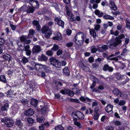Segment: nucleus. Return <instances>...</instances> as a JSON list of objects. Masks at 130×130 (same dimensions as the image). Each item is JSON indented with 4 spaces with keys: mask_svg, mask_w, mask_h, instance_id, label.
<instances>
[{
    "mask_svg": "<svg viewBox=\"0 0 130 130\" xmlns=\"http://www.w3.org/2000/svg\"><path fill=\"white\" fill-rule=\"evenodd\" d=\"M34 7H28V8L27 10V12L28 13H32L34 11V9L33 8Z\"/></svg>",
    "mask_w": 130,
    "mask_h": 130,
    "instance_id": "32",
    "label": "nucleus"
},
{
    "mask_svg": "<svg viewBox=\"0 0 130 130\" xmlns=\"http://www.w3.org/2000/svg\"><path fill=\"white\" fill-rule=\"evenodd\" d=\"M21 102L24 105H25L27 104L28 103L27 100L24 98L22 99L21 100H20Z\"/></svg>",
    "mask_w": 130,
    "mask_h": 130,
    "instance_id": "39",
    "label": "nucleus"
},
{
    "mask_svg": "<svg viewBox=\"0 0 130 130\" xmlns=\"http://www.w3.org/2000/svg\"><path fill=\"white\" fill-rule=\"evenodd\" d=\"M94 29L95 30L98 31L100 29V25L97 24V25H94Z\"/></svg>",
    "mask_w": 130,
    "mask_h": 130,
    "instance_id": "49",
    "label": "nucleus"
},
{
    "mask_svg": "<svg viewBox=\"0 0 130 130\" xmlns=\"http://www.w3.org/2000/svg\"><path fill=\"white\" fill-rule=\"evenodd\" d=\"M62 37L61 34L59 32H57L56 34V36L53 38L54 40H61Z\"/></svg>",
    "mask_w": 130,
    "mask_h": 130,
    "instance_id": "19",
    "label": "nucleus"
},
{
    "mask_svg": "<svg viewBox=\"0 0 130 130\" xmlns=\"http://www.w3.org/2000/svg\"><path fill=\"white\" fill-rule=\"evenodd\" d=\"M119 95L120 97H121L123 98H124L125 97H126L127 96L126 94L122 93L121 92Z\"/></svg>",
    "mask_w": 130,
    "mask_h": 130,
    "instance_id": "56",
    "label": "nucleus"
},
{
    "mask_svg": "<svg viewBox=\"0 0 130 130\" xmlns=\"http://www.w3.org/2000/svg\"><path fill=\"white\" fill-rule=\"evenodd\" d=\"M35 112L34 110L31 108H29L25 111L24 113L25 116H30L33 115Z\"/></svg>",
    "mask_w": 130,
    "mask_h": 130,
    "instance_id": "6",
    "label": "nucleus"
},
{
    "mask_svg": "<svg viewBox=\"0 0 130 130\" xmlns=\"http://www.w3.org/2000/svg\"><path fill=\"white\" fill-rule=\"evenodd\" d=\"M3 57L5 60L10 61V59L11 56L9 54H6L3 55Z\"/></svg>",
    "mask_w": 130,
    "mask_h": 130,
    "instance_id": "23",
    "label": "nucleus"
},
{
    "mask_svg": "<svg viewBox=\"0 0 130 130\" xmlns=\"http://www.w3.org/2000/svg\"><path fill=\"white\" fill-rule=\"evenodd\" d=\"M90 33L91 35L94 38L96 37V33L95 30L93 29H91L90 30H89Z\"/></svg>",
    "mask_w": 130,
    "mask_h": 130,
    "instance_id": "30",
    "label": "nucleus"
},
{
    "mask_svg": "<svg viewBox=\"0 0 130 130\" xmlns=\"http://www.w3.org/2000/svg\"><path fill=\"white\" fill-rule=\"evenodd\" d=\"M30 48V46L28 45H27L23 48V49L22 50V51L24 49H25V51H28L30 50L29 48Z\"/></svg>",
    "mask_w": 130,
    "mask_h": 130,
    "instance_id": "55",
    "label": "nucleus"
},
{
    "mask_svg": "<svg viewBox=\"0 0 130 130\" xmlns=\"http://www.w3.org/2000/svg\"><path fill=\"white\" fill-rule=\"evenodd\" d=\"M55 130H64V129L62 126L59 125L55 127Z\"/></svg>",
    "mask_w": 130,
    "mask_h": 130,
    "instance_id": "48",
    "label": "nucleus"
},
{
    "mask_svg": "<svg viewBox=\"0 0 130 130\" xmlns=\"http://www.w3.org/2000/svg\"><path fill=\"white\" fill-rule=\"evenodd\" d=\"M126 24L127 28L128 29H130V20H127Z\"/></svg>",
    "mask_w": 130,
    "mask_h": 130,
    "instance_id": "45",
    "label": "nucleus"
},
{
    "mask_svg": "<svg viewBox=\"0 0 130 130\" xmlns=\"http://www.w3.org/2000/svg\"><path fill=\"white\" fill-rule=\"evenodd\" d=\"M59 48L58 46L55 44L54 45L53 47L51 49V50L54 51H56Z\"/></svg>",
    "mask_w": 130,
    "mask_h": 130,
    "instance_id": "42",
    "label": "nucleus"
},
{
    "mask_svg": "<svg viewBox=\"0 0 130 130\" xmlns=\"http://www.w3.org/2000/svg\"><path fill=\"white\" fill-rule=\"evenodd\" d=\"M119 44V43L117 41H115V39H112L109 45V47L111 48H113Z\"/></svg>",
    "mask_w": 130,
    "mask_h": 130,
    "instance_id": "10",
    "label": "nucleus"
},
{
    "mask_svg": "<svg viewBox=\"0 0 130 130\" xmlns=\"http://www.w3.org/2000/svg\"><path fill=\"white\" fill-rule=\"evenodd\" d=\"M122 26L121 24L118 25L117 27V29L118 30H120L122 28Z\"/></svg>",
    "mask_w": 130,
    "mask_h": 130,
    "instance_id": "64",
    "label": "nucleus"
},
{
    "mask_svg": "<svg viewBox=\"0 0 130 130\" xmlns=\"http://www.w3.org/2000/svg\"><path fill=\"white\" fill-rule=\"evenodd\" d=\"M74 123L75 125L77 126L79 128H81L82 125L79 122L76 121H74Z\"/></svg>",
    "mask_w": 130,
    "mask_h": 130,
    "instance_id": "44",
    "label": "nucleus"
},
{
    "mask_svg": "<svg viewBox=\"0 0 130 130\" xmlns=\"http://www.w3.org/2000/svg\"><path fill=\"white\" fill-rule=\"evenodd\" d=\"M106 130H113V128L111 126H108L107 127Z\"/></svg>",
    "mask_w": 130,
    "mask_h": 130,
    "instance_id": "60",
    "label": "nucleus"
},
{
    "mask_svg": "<svg viewBox=\"0 0 130 130\" xmlns=\"http://www.w3.org/2000/svg\"><path fill=\"white\" fill-rule=\"evenodd\" d=\"M67 94L69 96H72L74 95V93L73 91L68 89Z\"/></svg>",
    "mask_w": 130,
    "mask_h": 130,
    "instance_id": "36",
    "label": "nucleus"
},
{
    "mask_svg": "<svg viewBox=\"0 0 130 130\" xmlns=\"http://www.w3.org/2000/svg\"><path fill=\"white\" fill-rule=\"evenodd\" d=\"M124 35L123 34H121L118 36V37H116L115 39V40L116 41H117L120 44L122 42L121 39L124 38Z\"/></svg>",
    "mask_w": 130,
    "mask_h": 130,
    "instance_id": "17",
    "label": "nucleus"
},
{
    "mask_svg": "<svg viewBox=\"0 0 130 130\" xmlns=\"http://www.w3.org/2000/svg\"><path fill=\"white\" fill-rule=\"evenodd\" d=\"M48 109L47 106H45L41 109V111L42 113H44L45 112H47V111Z\"/></svg>",
    "mask_w": 130,
    "mask_h": 130,
    "instance_id": "34",
    "label": "nucleus"
},
{
    "mask_svg": "<svg viewBox=\"0 0 130 130\" xmlns=\"http://www.w3.org/2000/svg\"><path fill=\"white\" fill-rule=\"evenodd\" d=\"M46 54L49 56H51L52 55L53 53L51 50H48L46 52Z\"/></svg>",
    "mask_w": 130,
    "mask_h": 130,
    "instance_id": "53",
    "label": "nucleus"
},
{
    "mask_svg": "<svg viewBox=\"0 0 130 130\" xmlns=\"http://www.w3.org/2000/svg\"><path fill=\"white\" fill-rule=\"evenodd\" d=\"M28 38L26 36H22L20 38L21 41L23 42L24 43L29 44L30 42V40H27Z\"/></svg>",
    "mask_w": 130,
    "mask_h": 130,
    "instance_id": "9",
    "label": "nucleus"
},
{
    "mask_svg": "<svg viewBox=\"0 0 130 130\" xmlns=\"http://www.w3.org/2000/svg\"><path fill=\"white\" fill-rule=\"evenodd\" d=\"M27 121L29 125H32L34 122V120L32 118L30 117L27 118Z\"/></svg>",
    "mask_w": 130,
    "mask_h": 130,
    "instance_id": "27",
    "label": "nucleus"
},
{
    "mask_svg": "<svg viewBox=\"0 0 130 130\" xmlns=\"http://www.w3.org/2000/svg\"><path fill=\"white\" fill-rule=\"evenodd\" d=\"M41 51V49L40 47L37 45L34 46L32 50L33 52L34 53H38Z\"/></svg>",
    "mask_w": 130,
    "mask_h": 130,
    "instance_id": "13",
    "label": "nucleus"
},
{
    "mask_svg": "<svg viewBox=\"0 0 130 130\" xmlns=\"http://www.w3.org/2000/svg\"><path fill=\"white\" fill-rule=\"evenodd\" d=\"M36 70H39L40 69L42 70L43 69L44 70L46 71L47 69H49V68L47 66L42 64H37L35 65Z\"/></svg>",
    "mask_w": 130,
    "mask_h": 130,
    "instance_id": "5",
    "label": "nucleus"
},
{
    "mask_svg": "<svg viewBox=\"0 0 130 130\" xmlns=\"http://www.w3.org/2000/svg\"><path fill=\"white\" fill-rule=\"evenodd\" d=\"M5 124L8 127H11L13 124V121L11 119L6 117L5 118Z\"/></svg>",
    "mask_w": 130,
    "mask_h": 130,
    "instance_id": "7",
    "label": "nucleus"
},
{
    "mask_svg": "<svg viewBox=\"0 0 130 130\" xmlns=\"http://www.w3.org/2000/svg\"><path fill=\"white\" fill-rule=\"evenodd\" d=\"M12 94V92L11 90H9L7 93V95L8 96H11V95Z\"/></svg>",
    "mask_w": 130,
    "mask_h": 130,
    "instance_id": "61",
    "label": "nucleus"
},
{
    "mask_svg": "<svg viewBox=\"0 0 130 130\" xmlns=\"http://www.w3.org/2000/svg\"><path fill=\"white\" fill-rule=\"evenodd\" d=\"M47 59V57L43 54L39 56L38 57V60L41 61H45Z\"/></svg>",
    "mask_w": 130,
    "mask_h": 130,
    "instance_id": "14",
    "label": "nucleus"
},
{
    "mask_svg": "<svg viewBox=\"0 0 130 130\" xmlns=\"http://www.w3.org/2000/svg\"><path fill=\"white\" fill-rule=\"evenodd\" d=\"M94 13L96 15H98L100 18L102 17L103 15V12H101L98 9H96Z\"/></svg>",
    "mask_w": 130,
    "mask_h": 130,
    "instance_id": "22",
    "label": "nucleus"
},
{
    "mask_svg": "<svg viewBox=\"0 0 130 130\" xmlns=\"http://www.w3.org/2000/svg\"><path fill=\"white\" fill-rule=\"evenodd\" d=\"M71 20L72 21H75L76 20V18L73 14H72L71 16Z\"/></svg>",
    "mask_w": 130,
    "mask_h": 130,
    "instance_id": "58",
    "label": "nucleus"
},
{
    "mask_svg": "<svg viewBox=\"0 0 130 130\" xmlns=\"http://www.w3.org/2000/svg\"><path fill=\"white\" fill-rule=\"evenodd\" d=\"M93 112V110H91L90 108H89L88 109H87L86 111V114H88L90 113L91 114Z\"/></svg>",
    "mask_w": 130,
    "mask_h": 130,
    "instance_id": "47",
    "label": "nucleus"
},
{
    "mask_svg": "<svg viewBox=\"0 0 130 130\" xmlns=\"http://www.w3.org/2000/svg\"><path fill=\"white\" fill-rule=\"evenodd\" d=\"M45 119L43 117L38 118L37 120V121L40 123H41L44 122Z\"/></svg>",
    "mask_w": 130,
    "mask_h": 130,
    "instance_id": "35",
    "label": "nucleus"
},
{
    "mask_svg": "<svg viewBox=\"0 0 130 130\" xmlns=\"http://www.w3.org/2000/svg\"><path fill=\"white\" fill-rule=\"evenodd\" d=\"M63 73L66 75H69V71L68 67H65L63 69Z\"/></svg>",
    "mask_w": 130,
    "mask_h": 130,
    "instance_id": "33",
    "label": "nucleus"
},
{
    "mask_svg": "<svg viewBox=\"0 0 130 130\" xmlns=\"http://www.w3.org/2000/svg\"><path fill=\"white\" fill-rule=\"evenodd\" d=\"M29 3L33 7L37 8L39 7V4L38 2L36 0H31L29 1Z\"/></svg>",
    "mask_w": 130,
    "mask_h": 130,
    "instance_id": "8",
    "label": "nucleus"
},
{
    "mask_svg": "<svg viewBox=\"0 0 130 130\" xmlns=\"http://www.w3.org/2000/svg\"><path fill=\"white\" fill-rule=\"evenodd\" d=\"M98 105V102L96 101H95L93 102L92 104V107L94 106H97Z\"/></svg>",
    "mask_w": 130,
    "mask_h": 130,
    "instance_id": "62",
    "label": "nucleus"
},
{
    "mask_svg": "<svg viewBox=\"0 0 130 130\" xmlns=\"http://www.w3.org/2000/svg\"><path fill=\"white\" fill-rule=\"evenodd\" d=\"M126 67V66L123 63H122L121 64V66L119 67V68L120 69L123 70L125 69Z\"/></svg>",
    "mask_w": 130,
    "mask_h": 130,
    "instance_id": "59",
    "label": "nucleus"
},
{
    "mask_svg": "<svg viewBox=\"0 0 130 130\" xmlns=\"http://www.w3.org/2000/svg\"><path fill=\"white\" fill-rule=\"evenodd\" d=\"M80 99L81 101L83 102L85 101L86 102H90L91 101V100L90 99L87 98H85L83 96H81L80 98Z\"/></svg>",
    "mask_w": 130,
    "mask_h": 130,
    "instance_id": "26",
    "label": "nucleus"
},
{
    "mask_svg": "<svg viewBox=\"0 0 130 130\" xmlns=\"http://www.w3.org/2000/svg\"><path fill=\"white\" fill-rule=\"evenodd\" d=\"M110 34L112 35H113L115 36H117L119 34V32L118 30H116L113 31L112 29L110 30Z\"/></svg>",
    "mask_w": 130,
    "mask_h": 130,
    "instance_id": "31",
    "label": "nucleus"
},
{
    "mask_svg": "<svg viewBox=\"0 0 130 130\" xmlns=\"http://www.w3.org/2000/svg\"><path fill=\"white\" fill-rule=\"evenodd\" d=\"M103 70L104 71L108 70L109 72H111L113 71V69L112 67L109 66L108 65L106 64L104 66Z\"/></svg>",
    "mask_w": 130,
    "mask_h": 130,
    "instance_id": "18",
    "label": "nucleus"
},
{
    "mask_svg": "<svg viewBox=\"0 0 130 130\" xmlns=\"http://www.w3.org/2000/svg\"><path fill=\"white\" fill-rule=\"evenodd\" d=\"M55 21L57 22L58 24L60 26L63 28L64 24V22L58 18H56L55 19Z\"/></svg>",
    "mask_w": 130,
    "mask_h": 130,
    "instance_id": "11",
    "label": "nucleus"
},
{
    "mask_svg": "<svg viewBox=\"0 0 130 130\" xmlns=\"http://www.w3.org/2000/svg\"><path fill=\"white\" fill-rule=\"evenodd\" d=\"M113 106L110 104H108L105 108L106 111L108 113H109L112 110Z\"/></svg>",
    "mask_w": 130,
    "mask_h": 130,
    "instance_id": "12",
    "label": "nucleus"
},
{
    "mask_svg": "<svg viewBox=\"0 0 130 130\" xmlns=\"http://www.w3.org/2000/svg\"><path fill=\"white\" fill-rule=\"evenodd\" d=\"M42 32L43 33L45 34V36L47 38H49L52 34L51 30L46 26H43Z\"/></svg>",
    "mask_w": 130,
    "mask_h": 130,
    "instance_id": "2",
    "label": "nucleus"
},
{
    "mask_svg": "<svg viewBox=\"0 0 130 130\" xmlns=\"http://www.w3.org/2000/svg\"><path fill=\"white\" fill-rule=\"evenodd\" d=\"M68 89H65L64 90H61L60 92L63 94H67Z\"/></svg>",
    "mask_w": 130,
    "mask_h": 130,
    "instance_id": "54",
    "label": "nucleus"
},
{
    "mask_svg": "<svg viewBox=\"0 0 130 130\" xmlns=\"http://www.w3.org/2000/svg\"><path fill=\"white\" fill-rule=\"evenodd\" d=\"M38 103V101L34 99H32L30 101V104L35 107H36Z\"/></svg>",
    "mask_w": 130,
    "mask_h": 130,
    "instance_id": "21",
    "label": "nucleus"
},
{
    "mask_svg": "<svg viewBox=\"0 0 130 130\" xmlns=\"http://www.w3.org/2000/svg\"><path fill=\"white\" fill-rule=\"evenodd\" d=\"M123 77V76L119 74H117L116 77L118 80H119L121 79Z\"/></svg>",
    "mask_w": 130,
    "mask_h": 130,
    "instance_id": "52",
    "label": "nucleus"
},
{
    "mask_svg": "<svg viewBox=\"0 0 130 130\" xmlns=\"http://www.w3.org/2000/svg\"><path fill=\"white\" fill-rule=\"evenodd\" d=\"M74 93L79 94L80 93L79 90L77 88H74L73 89Z\"/></svg>",
    "mask_w": 130,
    "mask_h": 130,
    "instance_id": "46",
    "label": "nucleus"
},
{
    "mask_svg": "<svg viewBox=\"0 0 130 130\" xmlns=\"http://www.w3.org/2000/svg\"><path fill=\"white\" fill-rule=\"evenodd\" d=\"M113 123L115 125L117 126L121 124V122L118 121H113Z\"/></svg>",
    "mask_w": 130,
    "mask_h": 130,
    "instance_id": "51",
    "label": "nucleus"
},
{
    "mask_svg": "<svg viewBox=\"0 0 130 130\" xmlns=\"http://www.w3.org/2000/svg\"><path fill=\"white\" fill-rule=\"evenodd\" d=\"M99 114L98 113H95L94 116V118L95 120H97L99 118Z\"/></svg>",
    "mask_w": 130,
    "mask_h": 130,
    "instance_id": "57",
    "label": "nucleus"
},
{
    "mask_svg": "<svg viewBox=\"0 0 130 130\" xmlns=\"http://www.w3.org/2000/svg\"><path fill=\"white\" fill-rule=\"evenodd\" d=\"M16 124L20 128H21L22 126V124L21 123V121L20 120H17L16 122Z\"/></svg>",
    "mask_w": 130,
    "mask_h": 130,
    "instance_id": "41",
    "label": "nucleus"
},
{
    "mask_svg": "<svg viewBox=\"0 0 130 130\" xmlns=\"http://www.w3.org/2000/svg\"><path fill=\"white\" fill-rule=\"evenodd\" d=\"M0 81L4 83L7 82V80L5 75H2L0 76Z\"/></svg>",
    "mask_w": 130,
    "mask_h": 130,
    "instance_id": "28",
    "label": "nucleus"
},
{
    "mask_svg": "<svg viewBox=\"0 0 130 130\" xmlns=\"http://www.w3.org/2000/svg\"><path fill=\"white\" fill-rule=\"evenodd\" d=\"M73 45V43L72 42H70L67 43L66 46L69 47H71Z\"/></svg>",
    "mask_w": 130,
    "mask_h": 130,
    "instance_id": "63",
    "label": "nucleus"
},
{
    "mask_svg": "<svg viewBox=\"0 0 130 130\" xmlns=\"http://www.w3.org/2000/svg\"><path fill=\"white\" fill-rule=\"evenodd\" d=\"M126 103V101L124 100H121L119 101L118 105L119 106H122L124 105Z\"/></svg>",
    "mask_w": 130,
    "mask_h": 130,
    "instance_id": "43",
    "label": "nucleus"
},
{
    "mask_svg": "<svg viewBox=\"0 0 130 130\" xmlns=\"http://www.w3.org/2000/svg\"><path fill=\"white\" fill-rule=\"evenodd\" d=\"M9 106L8 103H6L4 106L1 107V110L2 111L7 110L9 108Z\"/></svg>",
    "mask_w": 130,
    "mask_h": 130,
    "instance_id": "29",
    "label": "nucleus"
},
{
    "mask_svg": "<svg viewBox=\"0 0 130 130\" xmlns=\"http://www.w3.org/2000/svg\"><path fill=\"white\" fill-rule=\"evenodd\" d=\"M72 115L73 117L78 118L79 119L83 120L84 118V114L80 111L73 113Z\"/></svg>",
    "mask_w": 130,
    "mask_h": 130,
    "instance_id": "4",
    "label": "nucleus"
},
{
    "mask_svg": "<svg viewBox=\"0 0 130 130\" xmlns=\"http://www.w3.org/2000/svg\"><path fill=\"white\" fill-rule=\"evenodd\" d=\"M28 7L26 5H24L22 6L20 8V10L24 11H27Z\"/></svg>",
    "mask_w": 130,
    "mask_h": 130,
    "instance_id": "38",
    "label": "nucleus"
},
{
    "mask_svg": "<svg viewBox=\"0 0 130 130\" xmlns=\"http://www.w3.org/2000/svg\"><path fill=\"white\" fill-rule=\"evenodd\" d=\"M97 50V49L95 46H93L91 48V52L92 53H95Z\"/></svg>",
    "mask_w": 130,
    "mask_h": 130,
    "instance_id": "40",
    "label": "nucleus"
},
{
    "mask_svg": "<svg viewBox=\"0 0 130 130\" xmlns=\"http://www.w3.org/2000/svg\"><path fill=\"white\" fill-rule=\"evenodd\" d=\"M33 25L34 26H36L37 29L38 30H40L41 29V26L39 24V22L36 20H35L33 21L32 22Z\"/></svg>",
    "mask_w": 130,
    "mask_h": 130,
    "instance_id": "16",
    "label": "nucleus"
},
{
    "mask_svg": "<svg viewBox=\"0 0 130 130\" xmlns=\"http://www.w3.org/2000/svg\"><path fill=\"white\" fill-rule=\"evenodd\" d=\"M121 91L117 88H115L112 91L113 93L116 95L118 96L120 94Z\"/></svg>",
    "mask_w": 130,
    "mask_h": 130,
    "instance_id": "25",
    "label": "nucleus"
},
{
    "mask_svg": "<svg viewBox=\"0 0 130 130\" xmlns=\"http://www.w3.org/2000/svg\"><path fill=\"white\" fill-rule=\"evenodd\" d=\"M28 59L25 57H24L22 59L21 62L24 64H25L28 61Z\"/></svg>",
    "mask_w": 130,
    "mask_h": 130,
    "instance_id": "37",
    "label": "nucleus"
},
{
    "mask_svg": "<svg viewBox=\"0 0 130 130\" xmlns=\"http://www.w3.org/2000/svg\"><path fill=\"white\" fill-rule=\"evenodd\" d=\"M86 37V34L83 32H80L77 34L75 37L76 44L79 45H82L84 42Z\"/></svg>",
    "mask_w": 130,
    "mask_h": 130,
    "instance_id": "1",
    "label": "nucleus"
},
{
    "mask_svg": "<svg viewBox=\"0 0 130 130\" xmlns=\"http://www.w3.org/2000/svg\"><path fill=\"white\" fill-rule=\"evenodd\" d=\"M109 5L110 8L112 10L114 11L116 10H117V7L113 2H111L110 3Z\"/></svg>",
    "mask_w": 130,
    "mask_h": 130,
    "instance_id": "20",
    "label": "nucleus"
},
{
    "mask_svg": "<svg viewBox=\"0 0 130 130\" xmlns=\"http://www.w3.org/2000/svg\"><path fill=\"white\" fill-rule=\"evenodd\" d=\"M103 18L104 19L106 20H113L114 19V18L113 17L108 14L104 15Z\"/></svg>",
    "mask_w": 130,
    "mask_h": 130,
    "instance_id": "24",
    "label": "nucleus"
},
{
    "mask_svg": "<svg viewBox=\"0 0 130 130\" xmlns=\"http://www.w3.org/2000/svg\"><path fill=\"white\" fill-rule=\"evenodd\" d=\"M5 42V40L3 38H0V45H3Z\"/></svg>",
    "mask_w": 130,
    "mask_h": 130,
    "instance_id": "50",
    "label": "nucleus"
},
{
    "mask_svg": "<svg viewBox=\"0 0 130 130\" xmlns=\"http://www.w3.org/2000/svg\"><path fill=\"white\" fill-rule=\"evenodd\" d=\"M49 60L51 63L55 67L59 68L60 67V63L55 58L53 57L50 58Z\"/></svg>",
    "mask_w": 130,
    "mask_h": 130,
    "instance_id": "3",
    "label": "nucleus"
},
{
    "mask_svg": "<svg viewBox=\"0 0 130 130\" xmlns=\"http://www.w3.org/2000/svg\"><path fill=\"white\" fill-rule=\"evenodd\" d=\"M108 49V46L105 45H102L101 47L98 48V51L99 52H102Z\"/></svg>",
    "mask_w": 130,
    "mask_h": 130,
    "instance_id": "15",
    "label": "nucleus"
}]
</instances>
